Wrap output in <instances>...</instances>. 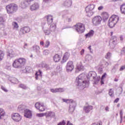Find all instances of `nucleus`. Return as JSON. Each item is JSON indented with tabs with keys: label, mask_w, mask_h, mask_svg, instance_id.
<instances>
[{
	"label": "nucleus",
	"mask_w": 125,
	"mask_h": 125,
	"mask_svg": "<svg viewBox=\"0 0 125 125\" xmlns=\"http://www.w3.org/2000/svg\"><path fill=\"white\" fill-rule=\"evenodd\" d=\"M89 79L94 80V84H96L100 81V78L97 77L96 73L95 72H89L86 76L84 73H83L79 75L76 79L77 85L80 89H84L86 87V85L88 84Z\"/></svg>",
	"instance_id": "nucleus-1"
},
{
	"label": "nucleus",
	"mask_w": 125,
	"mask_h": 125,
	"mask_svg": "<svg viewBox=\"0 0 125 125\" xmlns=\"http://www.w3.org/2000/svg\"><path fill=\"white\" fill-rule=\"evenodd\" d=\"M26 64V59L21 58L15 60L13 63V67L17 69H21Z\"/></svg>",
	"instance_id": "nucleus-2"
},
{
	"label": "nucleus",
	"mask_w": 125,
	"mask_h": 125,
	"mask_svg": "<svg viewBox=\"0 0 125 125\" xmlns=\"http://www.w3.org/2000/svg\"><path fill=\"white\" fill-rule=\"evenodd\" d=\"M119 16L116 15L112 16L109 20L108 25L110 28H113L115 27V25L119 21Z\"/></svg>",
	"instance_id": "nucleus-3"
},
{
	"label": "nucleus",
	"mask_w": 125,
	"mask_h": 125,
	"mask_svg": "<svg viewBox=\"0 0 125 125\" xmlns=\"http://www.w3.org/2000/svg\"><path fill=\"white\" fill-rule=\"evenodd\" d=\"M6 9L7 10V13L9 14H11L14 13V12H16L18 9V7L16 4L11 3L6 6Z\"/></svg>",
	"instance_id": "nucleus-4"
},
{
	"label": "nucleus",
	"mask_w": 125,
	"mask_h": 125,
	"mask_svg": "<svg viewBox=\"0 0 125 125\" xmlns=\"http://www.w3.org/2000/svg\"><path fill=\"white\" fill-rule=\"evenodd\" d=\"M75 30L79 34H82L84 32V25L82 23H77L75 25Z\"/></svg>",
	"instance_id": "nucleus-5"
},
{
	"label": "nucleus",
	"mask_w": 125,
	"mask_h": 125,
	"mask_svg": "<svg viewBox=\"0 0 125 125\" xmlns=\"http://www.w3.org/2000/svg\"><path fill=\"white\" fill-rule=\"evenodd\" d=\"M102 21V18L99 16L95 17L92 20V22L93 23L94 26H98V25L101 24Z\"/></svg>",
	"instance_id": "nucleus-6"
},
{
	"label": "nucleus",
	"mask_w": 125,
	"mask_h": 125,
	"mask_svg": "<svg viewBox=\"0 0 125 125\" xmlns=\"http://www.w3.org/2000/svg\"><path fill=\"white\" fill-rule=\"evenodd\" d=\"M77 106V104L73 100H70L69 101V113L70 114H73L74 111H75V108Z\"/></svg>",
	"instance_id": "nucleus-7"
},
{
	"label": "nucleus",
	"mask_w": 125,
	"mask_h": 125,
	"mask_svg": "<svg viewBox=\"0 0 125 125\" xmlns=\"http://www.w3.org/2000/svg\"><path fill=\"white\" fill-rule=\"evenodd\" d=\"M35 106L36 109L39 110L40 112H43L46 108V107L44 106V104L43 103H36Z\"/></svg>",
	"instance_id": "nucleus-8"
},
{
	"label": "nucleus",
	"mask_w": 125,
	"mask_h": 125,
	"mask_svg": "<svg viewBox=\"0 0 125 125\" xmlns=\"http://www.w3.org/2000/svg\"><path fill=\"white\" fill-rule=\"evenodd\" d=\"M12 119L15 122H20L22 120V116L19 113H13L12 115Z\"/></svg>",
	"instance_id": "nucleus-9"
},
{
	"label": "nucleus",
	"mask_w": 125,
	"mask_h": 125,
	"mask_svg": "<svg viewBox=\"0 0 125 125\" xmlns=\"http://www.w3.org/2000/svg\"><path fill=\"white\" fill-rule=\"evenodd\" d=\"M66 71L67 72H72L74 70V65L73 64V62L69 61L67 63L66 66Z\"/></svg>",
	"instance_id": "nucleus-10"
},
{
	"label": "nucleus",
	"mask_w": 125,
	"mask_h": 125,
	"mask_svg": "<svg viewBox=\"0 0 125 125\" xmlns=\"http://www.w3.org/2000/svg\"><path fill=\"white\" fill-rule=\"evenodd\" d=\"M24 116L27 119H31L32 118V111L28 109H24Z\"/></svg>",
	"instance_id": "nucleus-11"
},
{
	"label": "nucleus",
	"mask_w": 125,
	"mask_h": 125,
	"mask_svg": "<svg viewBox=\"0 0 125 125\" xmlns=\"http://www.w3.org/2000/svg\"><path fill=\"white\" fill-rule=\"evenodd\" d=\"M39 8H40V4L37 2L34 3L30 6V10H31V11H36V10H38Z\"/></svg>",
	"instance_id": "nucleus-12"
},
{
	"label": "nucleus",
	"mask_w": 125,
	"mask_h": 125,
	"mask_svg": "<svg viewBox=\"0 0 125 125\" xmlns=\"http://www.w3.org/2000/svg\"><path fill=\"white\" fill-rule=\"evenodd\" d=\"M111 42H109L110 48H115V46H116V43H117V37L116 36H114L113 40H112Z\"/></svg>",
	"instance_id": "nucleus-13"
},
{
	"label": "nucleus",
	"mask_w": 125,
	"mask_h": 125,
	"mask_svg": "<svg viewBox=\"0 0 125 125\" xmlns=\"http://www.w3.org/2000/svg\"><path fill=\"white\" fill-rule=\"evenodd\" d=\"M83 110L85 111V113H89L91 110H93V106H92V105H87L84 106Z\"/></svg>",
	"instance_id": "nucleus-14"
},
{
	"label": "nucleus",
	"mask_w": 125,
	"mask_h": 125,
	"mask_svg": "<svg viewBox=\"0 0 125 125\" xmlns=\"http://www.w3.org/2000/svg\"><path fill=\"white\" fill-rule=\"evenodd\" d=\"M29 4H30V3L25 0V1L21 2L20 6L21 8H26V7H27L29 5Z\"/></svg>",
	"instance_id": "nucleus-15"
},
{
	"label": "nucleus",
	"mask_w": 125,
	"mask_h": 125,
	"mask_svg": "<svg viewBox=\"0 0 125 125\" xmlns=\"http://www.w3.org/2000/svg\"><path fill=\"white\" fill-rule=\"evenodd\" d=\"M63 91L64 89L62 88L51 89V92H52V93H56L57 92H63Z\"/></svg>",
	"instance_id": "nucleus-16"
},
{
	"label": "nucleus",
	"mask_w": 125,
	"mask_h": 125,
	"mask_svg": "<svg viewBox=\"0 0 125 125\" xmlns=\"http://www.w3.org/2000/svg\"><path fill=\"white\" fill-rule=\"evenodd\" d=\"M45 116H46V119L49 118V117H55V113L52 111H47L44 113Z\"/></svg>",
	"instance_id": "nucleus-17"
},
{
	"label": "nucleus",
	"mask_w": 125,
	"mask_h": 125,
	"mask_svg": "<svg viewBox=\"0 0 125 125\" xmlns=\"http://www.w3.org/2000/svg\"><path fill=\"white\" fill-rule=\"evenodd\" d=\"M102 15L103 16L104 22H106V21L108 20V18H109V14L108 13L105 12L102 13Z\"/></svg>",
	"instance_id": "nucleus-18"
},
{
	"label": "nucleus",
	"mask_w": 125,
	"mask_h": 125,
	"mask_svg": "<svg viewBox=\"0 0 125 125\" xmlns=\"http://www.w3.org/2000/svg\"><path fill=\"white\" fill-rule=\"evenodd\" d=\"M30 30L31 29L29 27H24L21 29V32H22L23 34H27V33H29Z\"/></svg>",
	"instance_id": "nucleus-19"
},
{
	"label": "nucleus",
	"mask_w": 125,
	"mask_h": 125,
	"mask_svg": "<svg viewBox=\"0 0 125 125\" xmlns=\"http://www.w3.org/2000/svg\"><path fill=\"white\" fill-rule=\"evenodd\" d=\"M69 57H70V54L68 52L65 53L64 55L62 58V63H65V62L68 60Z\"/></svg>",
	"instance_id": "nucleus-20"
},
{
	"label": "nucleus",
	"mask_w": 125,
	"mask_h": 125,
	"mask_svg": "<svg viewBox=\"0 0 125 125\" xmlns=\"http://www.w3.org/2000/svg\"><path fill=\"white\" fill-rule=\"evenodd\" d=\"M63 5L66 7H70L72 5V0H66L63 2Z\"/></svg>",
	"instance_id": "nucleus-21"
},
{
	"label": "nucleus",
	"mask_w": 125,
	"mask_h": 125,
	"mask_svg": "<svg viewBox=\"0 0 125 125\" xmlns=\"http://www.w3.org/2000/svg\"><path fill=\"white\" fill-rule=\"evenodd\" d=\"M46 19L47 20V23L49 25L52 23L53 18H52V16L51 15H48L45 17Z\"/></svg>",
	"instance_id": "nucleus-22"
},
{
	"label": "nucleus",
	"mask_w": 125,
	"mask_h": 125,
	"mask_svg": "<svg viewBox=\"0 0 125 125\" xmlns=\"http://www.w3.org/2000/svg\"><path fill=\"white\" fill-rule=\"evenodd\" d=\"M25 109L26 108H25V105H20L18 107V110L19 112H20V113H23Z\"/></svg>",
	"instance_id": "nucleus-23"
},
{
	"label": "nucleus",
	"mask_w": 125,
	"mask_h": 125,
	"mask_svg": "<svg viewBox=\"0 0 125 125\" xmlns=\"http://www.w3.org/2000/svg\"><path fill=\"white\" fill-rule=\"evenodd\" d=\"M94 7H95V5H94V4H89L86 6V7L85 8V10H86L87 11L90 10L91 11H92V10L94 9Z\"/></svg>",
	"instance_id": "nucleus-24"
},
{
	"label": "nucleus",
	"mask_w": 125,
	"mask_h": 125,
	"mask_svg": "<svg viewBox=\"0 0 125 125\" xmlns=\"http://www.w3.org/2000/svg\"><path fill=\"white\" fill-rule=\"evenodd\" d=\"M60 59H61L60 56H59V55H58V54H56L53 57V60L56 62H59V61H60Z\"/></svg>",
	"instance_id": "nucleus-25"
},
{
	"label": "nucleus",
	"mask_w": 125,
	"mask_h": 125,
	"mask_svg": "<svg viewBox=\"0 0 125 125\" xmlns=\"http://www.w3.org/2000/svg\"><path fill=\"white\" fill-rule=\"evenodd\" d=\"M86 15L87 17H91L92 15H93V12L92 11H90L87 10H85Z\"/></svg>",
	"instance_id": "nucleus-26"
},
{
	"label": "nucleus",
	"mask_w": 125,
	"mask_h": 125,
	"mask_svg": "<svg viewBox=\"0 0 125 125\" xmlns=\"http://www.w3.org/2000/svg\"><path fill=\"white\" fill-rule=\"evenodd\" d=\"M15 54L14 53V51L11 49L8 51L7 56H9V57L12 58V57H14Z\"/></svg>",
	"instance_id": "nucleus-27"
},
{
	"label": "nucleus",
	"mask_w": 125,
	"mask_h": 125,
	"mask_svg": "<svg viewBox=\"0 0 125 125\" xmlns=\"http://www.w3.org/2000/svg\"><path fill=\"white\" fill-rule=\"evenodd\" d=\"M93 35H94V31L92 30L85 35V37L86 38H90V37H93Z\"/></svg>",
	"instance_id": "nucleus-28"
},
{
	"label": "nucleus",
	"mask_w": 125,
	"mask_h": 125,
	"mask_svg": "<svg viewBox=\"0 0 125 125\" xmlns=\"http://www.w3.org/2000/svg\"><path fill=\"white\" fill-rule=\"evenodd\" d=\"M5 115V112H4V110H3L2 108H0V120H1V119L4 117Z\"/></svg>",
	"instance_id": "nucleus-29"
},
{
	"label": "nucleus",
	"mask_w": 125,
	"mask_h": 125,
	"mask_svg": "<svg viewBox=\"0 0 125 125\" xmlns=\"http://www.w3.org/2000/svg\"><path fill=\"white\" fill-rule=\"evenodd\" d=\"M120 10L122 14H125V3L123 4L120 7Z\"/></svg>",
	"instance_id": "nucleus-30"
},
{
	"label": "nucleus",
	"mask_w": 125,
	"mask_h": 125,
	"mask_svg": "<svg viewBox=\"0 0 125 125\" xmlns=\"http://www.w3.org/2000/svg\"><path fill=\"white\" fill-rule=\"evenodd\" d=\"M108 94L110 97H114L115 96L114 90L113 89H110L108 91Z\"/></svg>",
	"instance_id": "nucleus-31"
},
{
	"label": "nucleus",
	"mask_w": 125,
	"mask_h": 125,
	"mask_svg": "<svg viewBox=\"0 0 125 125\" xmlns=\"http://www.w3.org/2000/svg\"><path fill=\"white\" fill-rule=\"evenodd\" d=\"M42 71H41V70H39L38 72H37L35 74V79L36 80H38V77H42Z\"/></svg>",
	"instance_id": "nucleus-32"
},
{
	"label": "nucleus",
	"mask_w": 125,
	"mask_h": 125,
	"mask_svg": "<svg viewBox=\"0 0 125 125\" xmlns=\"http://www.w3.org/2000/svg\"><path fill=\"white\" fill-rule=\"evenodd\" d=\"M55 29H56V26L55 24H51L50 26V31L51 32H54L55 31Z\"/></svg>",
	"instance_id": "nucleus-33"
},
{
	"label": "nucleus",
	"mask_w": 125,
	"mask_h": 125,
	"mask_svg": "<svg viewBox=\"0 0 125 125\" xmlns=\"http://www.w3.org/2000/svg\"><path fill=\"white\" fill-rule=\"evenodd\" d=\"M44 33L45 35H50V33L51 31H50V29H48L47 28H44L43 29Z\"/></svg>",
	"instance_id": "nucleus-34"
},
{
	"label": "nucleus",
	"mask_w": 125,
	"mask_h": 125,
	"mask_svg": "<svg viewBox=\"0 0 125 125\" xmlns=\"http://www.w3.org/2000/svg\"><path fill=\"white\" fill-rule=\"evenodd\" d=\"M33 50H35L36 52H38L41 48H40V46L37 45H34L33 46Z\"/></svg>",
	"instance_id": "nucleus-35"
},
{
	"label": "nucleus",
	"mask_w": 125,
	"mask_h": 125,
	"mask_svg": "<svg viewBox=\"0 0 125 125\" xmlns=\"http://www.w3.org/2000/svg\"><path fill=\"white\" fill-rule=\"evenodd\" d=\"M19 87H20L21 88H22V89H27V88H28V87H27V86H26V85L24 84H20L19 85Z\"/></svg>",
	"instance_id": "nucleus-36"
},
{
	"label": "nucleus",
	"mask_w": 125,
	"mask_h": 125,
	"mask_svg": "<svg viewBox=\"0 0 125 125\" xmlns=\"http://www.w3.org/2000/svg\"><path fill=\"white\" fill-rule=\"evenodd\" d=\"M42 68H45L47 70H49L50 69L49 65L46 63H42Z\"/></svg>",
	"instance_id": "nucleus-37"
},
{
	"label": "nucleus",
	"mask_w": 125,
	"mask_h": 125,
	"mask_svg": "<svg viewBox=\"0 0 125 125\" xmlns=\"http://www.w3.org/2000/svg\"><path fill=\"white\" fill-rule=\"evenodd\" d=\"M4 56V52H3L1 50H0V61H1V60L3 59Z\"/></svg>",
	"instance_id": "nucleus-38"
},
{
	"label": "nucleus",
	"mask_w": 125,
	"mask_h": 125,
	"mask_svg": "<svg viewBox=\"0 0 125 125\" xmlns=\"http://www.w3.org/2000/svg\"><path fill=\"white\" fill-rule=\"evenodd\" d=\"M12 26L14 29H18V28L19 27V26H18V23H17L16 22H13Z\"/></svg>",
	"instance_id": "nucleus-39"
},
{
	"label": "nucleus",
	"mask_w": 125,
	"mask_h": 125,
	"mask_svg": "<svg viewBox=\"0 0 125 125\" xmlns=\"http://www.w3.org/2000/svg\"><path fill=\"white\" fill-rule=\"evenodd\" d=\"M86 59L88 61H90L92 59V56L90 55H87L86 56Z\"/></svg>",
	"instance_id": "nucleus-40"
},
{
	"label": "nucleus",
	"mask_w": 125,
	"mask_h": 125,
	"mask_svg": "<svg viewBox=\"0 0 125 125\" xmlns=\"http://www.w3.org/2000/svg\"><path fill=\"white\" fill-rule=\"evenodd\" d=\"M121 55H125V47H124L121 50Z\"/></svg>",
	"instance_id": "nucleus-41"
},
{
	"label": "nucleus",
	"mask_w": 125,
	"mask_h": 125,
	"mask_svg": "<svg viewBox=\"0 0 125 125\" xmlns=\"http://www.w3.org/2000/svg\"><path fill=\"white\" fill-rule=\"evenodd\" d=\"M111 53L108 52L105 55V58H106V59H109V58L111 57Z\"/></svg>",
	"instance_id": "nucleus-42"
},
{
	"label": "nucleus",
	"mask_w": 125,
	"mask_h": 125,
	"mask_svg": "<svg viewBox=\"0 0 125 125\" xmlns=\"http://www.w3.org/2000/svg\"><path fill=\"white\" fill-rule=\"evenodd\" d=\"M120 119H121L120 123H122V122H123V110H120Z\"/></svg>",
	"instance_id": "nucleus-43"
},
{
	"label": "nucleus",
	"mask_w": 125,
	"mask_h": 125,
	"mask_svg": "<svg viewBox=\"0 0 125 125\" xmlns=\"http://www.w3.org/2000/svg\"><path fill=\"white\" fill-rule=\"evenodd\" d=\"M77 68L78 71H82V70H83V65L78 66Z\"/></svg>",
	"instance_id": "nucleus-44"
},
{
	"label": "nucleus",
	"mask_w": 125,
	"mask_h": 125,
	"mask_svg": "<svg viewBox=\"0 0 125 125\" xmlns=\"http://www.w3.org/2000/svg\"><path fill=\"white\" fill-rule=\"evenodd\" d=\"M45 115V113H38L37 114V116L39 117V118H42V117H44Z\"/></svg>",
	"instance_id": "nucleus-45"
},
{
	"label": "nucleus",
	"mask_w": 125,
	"mask_h": 125,
	"mask_svg": "<svg viewBox=\"0 0 125 125\" xmlns=\"http://www.w3.org/2000/svg\"><path fill=\"white\" fill-rule=\"evenodd\" d=\"M49 53V51H48V50H45L43 51V55H48Z\"/></svg>",
	"instance_id": "nucleus-46"
},
{
	"label": "nucleus",
	"mask_w": 125,
	"mask_h": 125,
	"mask_svg": "<svg viewBox=\"0 0 125 125\" xmlns=\"http://www.w3.org/2000/svg\"><path fill=\"white\" fill-rule=\"evenodd\" d=\"M66 122H65V121H62L61 122H60L59 124H58V125H65Z\"/></svg>",
	"instance_id": "nucleus-47"
},
{
	"label": "nucleus",
	"mask_w": 125,
	"mask_h": 125,
	"mask_svg": "<svg viewBox=\"0 0 125 125\" xmlns=\"http://www.w3.org/2000/svg\"><path fill=\"white\" fill-rule=\"evenodd\" d=\"M1 89L2 90H3V91H4L5 92H8V90H7L6 88H5L4 87V86H1Z\"/></svg>",
	"instance_id": "nucleus-48"
},
{
	"label": "nucleus",
	"mask_w": 125,
	"mask_h": 125,
	"mask_svg": "<svg viewBox=\"0 0 125 125\" xmlns=\"http://www.w3.org/2000/svg\"><path fill=\"white\" fill-rule=\"evenodd\" d=\"M4 21H5V20H4V19H3V17H0V23H3L4 22Z\"/></svg>",
	"instance_id": "nucleus-49"
},
{
	"label": "nucleus",
	"mask_w": 125,
	"mask_h": 125,
	"mask_svg": "<svg viewBox=\"0 0 125 125\" xmlns=\"http://www.w3.org/2000/svg\"><path fill=\"white\" fill-rule=\"evenodd\" d=\"M50 42L49 41H46V44H45V47H48L49 46Z\"/></svg>",
	"instance_id": "nucleus-50"
},
{
	"label": "nucleus",
	"mask_w": 125,
	"mask_h": 125,
	"mask_svg": "<svg viewBox=\"0 0 125 125\" xmlns=\"http://www.w3.org/2000/svg\"><path fill=\"white\" fill-rule=\"evenodd\" d=\"M103 71V69H102V68H100L98 69V72L100 74H102V72Z\"/></svg>",
	"instance_id": "nucleus-51"
},
{
	"label": "nucleus",
	"mask_w": 125,
	"mask_h": 125,
	"mask_svg": "<svg viewBox=\"0 0 125 125\" xmlns=\"http://www.w3.org/2000/svg\"><path fill=\"white\" fill-rule=\"evenodd\" d=\"M106 76H107V74H106V73H104L102 76L101 79L102 80H104V78H105V77H106Z\"/></svg>",
	"instance_id": "nucleus-52"
},
{
	"label": "nucleus",
	"mask_w": 125,
	"mask_h": 125,
	"mask_svg": "<svg viewBox=\"0 0 125 125\" xmlns=\"http://www.w3.org/2000/svg\"><path fill=\"white\" fill-rule=\"evenodd\" d=\"M71 100H66V99H62V101L63 102H65V103H68V101H69V103H70V101Z\"/></svg>",
	"instance_id": "nucleus-53"
},
{
	"label": "nucleus",
	"mask_w": 125,
	"mask_h": 125,
	"mask_svg": "<svg viewBox=\"0 0 125 125\" xmlns=\"http://www.w3.org/2000/svg\"><path fill=\"white\" fill-rule=\"evenodd\" d=\"M119 100H120V98H116V99L114 100V103H118L119 102Z\"/></svg>",
	"instance_id": "nucleus-54"
},
{
	"label": "nucleus",
	"mask_w": 125,
	"mask_h": 125,
	"mask_svg": "<svg viewBox=\"0 0 125 125\" xmlns=\"http://www.w3.org/2000/svg\"><path fill=\"white\" fill-rule=\"evenodd\" d=\"M125 65H123L122 66H121V67L120 69V71H124V70H125Z\"/></svg>",
	"instance_id": "nucleus-55"
},
{
	"label": "nucleus",
	"mask_w": 125,
	"mask_h": 125,
	"mask_svg": "<svg viewBox=\"0 0 125 125\" xmlns=\"http://www.w3.org/2000/svg\"><path fill=\"white\" fill-rule=\"evenodd\" d=\"M104 8L103 6H100L98 8V10H102V9Z\"/></svg>",
	"instance_id": "nucleus-56"
},
{
	"label": "nucleus",
	"mask_w": 125,
	"mask_h": 125,
	"mask_svg": "<svg viewBox=\"0 0 125 125\" xmlns=\"http://www.w3.org/2000/svg\"><path fill=\"white\" fill-rule=\"evenodd\" d=\"M25 70H26V72H28V70H31V67H25Z\"/></svg>",
	"instance_id": "nucleus-57"
},
{
	"label": "nucleus",
	"mask_w": 125,
	"mask_h": 125,
	"mask_svg": "<svg viewBox=\"0 0 125 125\" xmlns=\"http://www.w3.org/2000/svg\"><path fill=\"white\" fill-rule=\"evenodd\" d=\"M27 46H28V44L26 43H24V45L23 46V48L24 49L27 48Z\"/></svg>",
	"instance_id": "nucleus-58"
},
{
	"label": "nucleus",
	"mask_w": 125,
	"mask_h": 125,
	"mask_svg": "<svg viewBox=\"0 0 125 125\" xmlns=\"http://www.w3.org/2000/svg\"><path fill=\"white\" fill-rule=\"evenodd\" d=\"M67 21L68 22H71L72 21V19L71 18H67Z\"/></svg>",
	"instance_id": "nucleus-59"
},
{
	"label": "nucleus",
	"mask_w": 125,
	"mask_h": 125,
	"mask_svg": "<svg viewBox=\"0 0 125 125\" xmlns=\"http://www.w3.org/2000/svg\"><path fill=\"white\" fill-rule=\"evenodd\" d=\"M84 53V49H83L82 51H81V55H83V54Z\"/></svg>",
	"instance_id": "nucleus-60"
},
{
	"label": "nucleus",
	"mask_w": 125,
	"mask_h": 125,
	"mask_svg": "<svg viewBox=\"0 0 125 125\" xmlns=\"http://www.w3.org/2000/svg\"><path fill=\"white\" fill-rule=\"evenodd\" d=\"M112 71L114 73L116 72V68L115 67H114L112 69Z\"/></svg>",
	"instance_id": "nucleus-61"
},
{
	"label": "nucleus",
	"mask_w": 125,
	"mask_h": 125,
	"mask_svg": "<svg viewBox=\"0 0 125 125\" xmlns=\"http://www.w3.org/2000/svg\"><path fill=\"white\" fill-rule=\"evenodd\" d=\"M26 0V1H27V2H29L30 3H31V1H33V0Z\"/></svg>",
	"instance_id": "nucleus-62"
},
{
	"label": "nucleus",
	"mask_w": 125,
	"mask_h": 125,
	"mask_svg": "<svg viewBox=\"0 0 125 125\" xmlns=\"http://www.w3.org/2000/svg\"><path fill=\"white\" fill-rule=\"evenodd\" d=\"M101 84H104V81H103V79H101Z\"/></svg>",
	"instance_id": "nucleus-63"
},
{
	"label": "nucleus",
	"mask_w": 125,
	"mask_h": 125,
	"mask_svg": "<svg viewBox=\"0 0 125 125\" xmlns=\"http://www.w3.org/2000/svg\"><path fill=\"white\" fill-rule=\"evenodd\" d=\"M41 89H42V88L41 87V86H38L37 87V90H41Z\"/></svg>",
	"instance_id": "nucleus-64"
}]
</instances>
